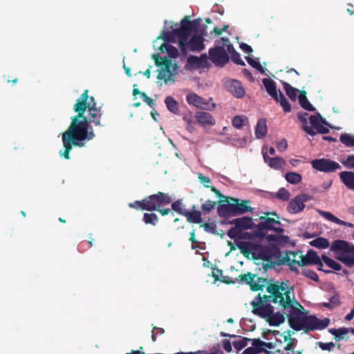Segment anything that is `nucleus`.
<instances>
[{"mask_svg":"<svg viewBox=\"0 0 354 354\" xmlns=\"http://www.w3.org/2000/svg\"><path fill=\"white\" fill-rule=\"evenodd\" d=\"M85 104L83 102H76L73 110L77 115L71 118V122L68 129L62 133L64 151L59 154L66 160H69L70 152L73 147H82L85 140H93L95 137L92 127L88 123L85 113Z\"/></svg>","mask_w":354,"mask_h":354,"instance_id":"f257e3e1","label":"nucleus"},{"mask_svg":"<svg viewBox=\"0 0 354 354\" xmlns=\"http://www.w3.org/2000/svg\"><path fill=\"white\" fill-rule=\"evenodd\" d=\"M293 289H266L261 297L259 295L252 302L254 313L267 318L270 326H278L285 322V317L280 313H273L270 303L279 304L288 312L291 299L294 298Z\"/></svg>","mask_w":354,"mask_h":354,"instance_id":"f03ea898","label":"nucleus"},{"mask_svg":"<svg viewBox=\"0 0 354 354\" xmlns=\"http://www.w3.org/2000/svg\"><path fill=\"white\" fill-rule=\"evenodd\" d=\"M330 250L335 252V258L348 267H354V245L343 240L333 241Z\"/></svg>","mask_w":354,"mask_h":354,"instance_id":"7ed1b4c3","label":"nucleus"},{"mask_svg":"<svg viewBox=\"0 0 354 354\" xmlns=\"http://www.w3.org/2000/svg\"><path fill=\"white\" fill-rule=\"evenodd\" d=\"M83 102L85 104V111L87 109L88 115L86 116L88 123H93L95 126H103L101 123V118L103 112L101 107H97V103L93 96H88V90L86 89L76 102Z\"/></svg>","mask_w":354,"mask_h":354,"instance_id":"20e7f679","label":"nucleus"},{"mask_svg":"<svg viewBox=\"0 0 354 354\" xmlns=\"http://www.w3.org/2000/svg\"><path fill=\"white\" fill-rule=\"evenodd\" d=\"M259 223L256 225V230L254 231L255 237L261 241L267 240V231H273L278 234L283 232L282 224L279 220L270 218L268 216H260Z\"/></svg>","mask_w":354,"mask_h":354,"instance_id":"39448f33","label":"nucleus"},{"mask_svg":"<svg viewBox=\"0 0 354 354\" xmlns=\"http://www.w3.org/2000/svg\"><path fill=\"white\" fill-rule=\"evenodd\" d=\"M304 310V307L298 301H295L294 298L291 299L288 314V322L290 326L295 330H303L306 316L303 312Z\"/></svg>","mask_w":354,"mask_h":354,"instance_id":"423d86ee","label":"nucleus"},{"mask_svg":"<svg viewBox=\"0 0 354 354\" xmlns=\"http://www.w3.org/2000/svg\"><path fill=\"white\" fill-rule=\"evenodd\" d=\"M147 211L159 210L160 207L169 205L172 202L171 197L167 193L158 192L157 194L145 197Z\"/></svg>","mask_w":354,"mask_h":354,"instance_id":"0eeeda50","label":"nucleus"},{"mask_svg":"<svg viewBox=\"0 0 354 354\" xmlns=\"http://www.w3.org/2000/svg\"><path fill=\"white\" fill-rule=\"evenodd\" d=\"M255 274L248 272L247 274L239 275V279L242 283L249 285L250 288H288L284 283L279 285L278 283H270L266 279L262 278H258L257 282H255Z\"/></svg>","mask_w":354,"mask_h":354,"instance_id":"6e6552de","label":"nucleus"},{"mask_svg":"<svg viewBox=\"0 0 354 354\" xmlns=\"http://www.w3.org/2000/svg\"><path fill=\"white\" fill-rule=\"evenodd\" d=\"M309 120L311 127L308 125L303 126V129L308 134L315 136L317 133L325 134L329 132L328 129L323 125L328 124L326 119L323 118L319 113L310 115Z\"/></svg>","mask_w":354,"mask_h":354,"instance_id":"1a4fd4ad","label":"nucleus"},{"mask_svg":"<svg viewBox=\"0 0 354 354\" xmlns=\"http://www.w3.org/2000/svg\"><path fill=\"white\" fill-rule=\"evenodd\" d=\"M155 63L158 66L161 67V70L158 72L157 78L158 80H163L165 83L171 80L172 74L171 73V68L172 66V61L167 57H160L158 55H153Z\"/></svg>","mask_w":354,"mask_h":354,"instance_id":"9d476101","label":"nucleus"},{"mask_svg":"<svg viewBox=\"0 0 354 354\" xmlns=\"http://www.w3.org/2000/svg\"><path fill=\"white\" fill-rule=\"evenodd\" d=\"M209 59L216 66L223 67L230 60L229 56L222 46H215L209 50Z\"/></svg>","mask_w":354,"mask_h":354,"instance_id":"9b49d317","label":"nucleus"},{"mask_svg":"<svg viewBox=\"0 0 354 354\" xmlns=\"http://www.w3.org/2000/svg\"><path fill=\"white\" fill-rule=\"evenodd\" d=\"M329 323L330 319L328 318L320 319L314 315H306L303 325V330L308 332L315 330H322L326 328Z\"/></svg>","mask_w":354,"mask_h":354,"instance_id":"f8f14e48","label":"nucleus"},{"mask_svg":"<svg viewBox=\"0 0 354 354\" xmlns=\"http://www.w3.org/2000/svg\"><path fill=\"white\" fill-rule=\"evenodd\" d=\"M312 196L307 194H301L292 198L287 206V211L292 214L302 212L305 207V203L311 200Z\"/></svg>","mask_w":354,"mask_h":354,"instance_id":"ddd939ff","label":"nucleus"},{"mask_svg":"<svg viewBox=\"0 0 354 354\" xmlns=\"http://www.w3.org/2000/svg\"><path fill=\"white\" fill-rule=\"evenodd\" d=\"M311 165L313 169L325 173L334 172L341 167L338 162L326 158L313 160Z\"/></svg>","mask_w":354,"mask_h":354,"instance_id":"4468645a","label":"nucleus"},{"mask_svg":"<svg viewBox=\"0 0 354 354\" xmlns=\"http://www.w3.org/2000/svg\"><path fill=\"white\" fill-rule=\"evenodd\" d=\"M302 255L301 251H288L281 259V263L288 266L292 271L298 272L297 268L300 267V256Z\"/></svg>","mask_w":354,"mask_h":354,"instance_id":"2eb2a0df","label":"nucleus"},{"mask_svg":"<svg viewBox=\"0 0 354 354\" xmlns=\"http://www.w3.org/2000/svg\"><path fill=\"white\" fill-rule=\"evenodd\" d=\"M207 35L205 30H202L201 34L194 33L186 44V54L188 50L201 52L205 48L203 36Z\"/></svg>","mask_w":354,"mask_h":354,"instance_id":"dca6fc26","label":"nucleus"},{"mask_svg":"<svg viewBox=\"0 0 354 354\" xmlns=\"http://www.w3.org/2000/svg\"><path fill=\"white\" fill-rule=\"evenodd\" d=\"M300 266L304 267L308 265H316L317 266H324L322 259L317 253L313 250H309L306 254L300 256Z\"/></svg>","mask_w":354,"mask_h":354,"instance_id":"f3484780","label":"nucleus"},{"mask_svg":"<svg viewBox=\"0 0 354 354\" xmlns=\"http://www.w3.org/2000/svg\"><path fill=\"white\" fill-rule=\"evenodd\" d=\"M176 39L178 40V46L183 55H186V44L192 32L189 30H185L184 27H180L175 29Z\"/></svg>","mask_w":354,"mask_h":354,"instance_id":"a211bd4d","label":"nucleus"},{"mask_svg":"<svg viewBox=\"0 0 354 354\" xmlns=\"http://www.w3.org/2000/svg\"><path fill=\"white\" fill-rule=\"evenodd\" d=\"M228 91L237 98H241L245 95V90L241 82L231 80L225 83Z\"/></svg>","mask_w":354,"mask_h":354,"instance_id":"6ab92c4d","label":"nucleus"},{"mask_svg":"<svg viewBox=\"0 0 354 354\" xmlns=\"http://www.w3.org/2000/svg\"><path fill=\"white\" fill-rule=\"evenodd\" d=\"M186 100L189 105L201 109H208L209 102L202 97L194 93H190L187 95Z\"/></svg>","mask_w":354,"mask_h":354,"instance_id":"aec40b11","label":"nucleus"},{"mask_svg":"<svg viewBox=\"0 0 354 354\" xmlns=\"http://www.w3.org/2000/svg\"><path fill=\"white\" fill-rule=\"evenodd\" d=\"M353 329L352 328L342 327L339 328H330L328 332L334 336V338L337 341H341L343 339H347L349 337V334L353 333Z\"/></svg>","mask_w":354,"mask_h":354,"instance_id":"412c9836","label":"nucleus"},{"mask_svg":"<svg viewBox=\"0 0 354 354\" xmlns=\"http://www.w3.org/2000/svg\"><path fill=\"white\" fill-rule=\"evenodd\" d=\"M234 202L230 203L226 201L225 203H220L217 212L221 217H229L235 216Z\"/></svg>","mask_w":354,"mask_h":354,"instance_id":"4be33fe9","label":"nucleus"},{"mask_svg":"<svg viewBox=\"0 0 354 354\" xmlns=\"http://www.w3.org/2000/svg\"><path fill=\"white\" fill-rule=\"evenodd\" d=\"M196 119L201 126H213L215 124V120L212 114L205 111H198L196 113Z\"/></svg>","mask_w":354,"mask_h":354,"instance_id":"5701e85b","label":"nucleus"},{"mask_svg":"<svg viewBox=\"0 0 354 354\" xmlns=\"http://www.w3.org/2000/svg\"><path fill=\"white\" fill-rule=\"evenodd\" d=\"M265 346L271 348L269 343H265L259 339H253L252 346L247 348L243 352V354H260L265 348Z\"/></svg>","mask_w":354,"mask_h":354,"instance_id":"b1692460","label":"nucleus"},{"mask_svg":"<svg viewBox=\"0 0 354 354\" xmlns=\"http://www.w3.org/2000/svg\"><path fill=\"white\" fill-rule=\"evenodd\" d=\"M230 223L236 225L241 231L252 229L254 225L252 218L248 216L235 218L231 221Z\"/></svg>","mask_w":354,"mask_h":354,"instance_id":"393cba45","label":"nucleus"},{"mask_svg":"<svg viewBox=\"0 0 354 354\" xmlns=\"http://www.w3.org/2000/svg\"><path fill=\"white\" fill-rule=\"evenodd\" d=\"M262 83L267 93L275 100H279V90H277L276 83L270 78H264Z\"/></svg>","mask_w":354,"mask_h":354,"instance_id":"a878e982","label":"nucleus"},{"mask_svg":"<svg viewBox=\"0 0 354 354\" xmlns=\"http://www.w3.org/2000/svg\"><path fill=\"white\" fill-rule=\"evenodd\" d=\"M231 200L234 202L235 216L252 211V208L248 205V201L244 200L239 203V200L237 198H232Z\"/></svg>","mask_w":354,"mask_h":354,"instance_id":"bb28decb","label":"nucleus"},{"mask_svg":"<svg viewBox=\"0 0 354 354\" xmlns=\"http://www.w3.org/2000/svg\"><path fill=\"white\" fill-rule=\"evenodd\" d=\"M263 158L268 165L274 169H281L286 163L284 159L281 157L270 158L264 153Z\"/></svg>","mask_w":354,"mask_h":354,"instance_id":"cd10ccee","label":"nucleus"},{"mask_svg":"<svg viewBox=\"0 0 354 354\" xmlns=\"http://www.w3.org/2000/svg\"><path fill=\"white\" fill-rule=\"evenodd\" d=\"M318 213L319 215H321L322 217L326 218L328 221H330L333 223H335L337 225H343V226H347V227H351L353 226V224L350 223H347L346 221H344L339 218L334 216L333 214L328 212H325L323 210H318Z\"/></svg>","mask_w":354,"mask_h":354,"instance_id":"c85d7f7f","label":"nucleus"},{"mask_svg":"<svg viewBox=\"0 0 354 354\" xmlns=\"http://www.w3.org/2000/svg\"><path fill=\"white\" fill-rule=\"evenodd\" d=\"M342 183L350 189L354 190V172L344 171L339 174Z\"/></svg>","mask_w":354,"mask_h":354,"instance_id":"c756f323","label":"nucleus"},{"mask_svg":"<svg viewBox=\"0 0 354 354\" xmlns=\"http://www.w3.org/2000/svg\"><path fill=\"white\" fill-rule=\"evenodd\" d=\"M201 19H194L193 21L189 20V17H185L180 22V27H184L185 30H189L192 32L196 30L197 27L199 26Z\"/></svg>","mask_w":354,"mask_h":354,"instance_id":"7c9ffc66","label":"nucleus"},{"mask_svg":"<svg viewBox=\"0 0 354 354\" xmlns=\"http://www.w3.org/2000/svg\"><path fill=\"white\" fill-rule=\"evenodd\" d=\"M268 128L266 119H260L255 127V136L257 138L261 139L266 136Z\"/></svg>","mask_w":354,"mask_h":354,"instance_id":"2f4dec72","label":"nucleus"},{"mask_svg":"<svg viewBox=\"0 0 354 354\" xmlns=\"http://www.w3.org/2000/svg\"><path fill=\"white\" fill-rule=\"evenodd\" d=\"M298 99L299 104L303 109L309 111H315V107L307 99L306 91H301L298 96Z\"/></svg>","mask_w":354,"mask_h":354,"instance_id":"473e14b6","label":"nucleus"},{"mask_svg":"<svg viewBox=\"0 0 354 354\" xmlns=\"http://www.w3.org/2000/svg\"><path fill=\"white\" fill-rule=\"evenodd\" d=\"M185 216L189 223H200L202 222L201 213L200 211H187L185 212Z\"/></svg>","mask_w":354,"mask_h":354,"instance_id":"72a5a7b5","label":"nucleus"},{"mask_svg":"<svg viewBox=\"0 0 354 354\" xmlns=\"http://www.w3.org/2000/svg\"><path fill=\"white\" fill-rule=\"evenodd\" d=\"M282 85H283V89L285 90L286 93L288 96V97L292 101H294V102L296 101L297 97V94L299 92V90L296 88L292 87L290 84H289L288 83H287L286 82H282Z\"/></svg>","mask_w":354,"mask_h":354,"instance_id":"f704fd0d","label":"nucleus"},{"mask_svg":"<svg viewBox=\"0 0 354 354\" xmlns=\"http://www.w3.org/2000/svg\"><path fill=\"white\" fill-rule=\"evenodd\" d=\"M165 103L167 106V109L174 113L177 114L178 112V102L171 96H167L165 100Z\"/></svg>","mask_w":354,"mask_h":354,"instance_id":"c9c22d12","label":"nucleus"},{"mask_svg":"<svg viewBox=\"0 0 354 354\" xmlns=\"http://www.w3.org/2000/svg\"><path fill=\"white\" fill-rule=\"evenodd\" d=\"M160 50L162 52H166L170 57L176 58L178 56V49L171 44L164 43L160 46Z\"/></svg>","mask_w":354,"mask_h":354,"instance_id":"e433bc0d","label":"nucleus"},{"mask_svg":"<svg viewBox=\"0 0 354 354\" xmlns=\"http://www.w3.org/2000/svg\"><path fill=\"white\" fill-rule=\"evenodd\" d=\"M329 241L324 237H318L310 242V245L319 249H326L329 246Z\"/></svg>","mask_w":354,"mask_h":354,"instance_id":"4c0bfd02","label":"nucleus"},{"mask_svg":"<svg viewBox=\"0 0 354 354\" xmlns=\"http://www.w3.org/2000/svg\"><path fill=\"white\" fill-rule=\"evenodd\" d=\"M239 249L241 253L245 256L248 257L252 253V250L254 248V245L250 242H240L237 244Z\"/></svg>","mask_w":354,"mask_h":354,"instance_id":"58836bf2","label":"nucleus"},{"mask_svg":"<svg viewBox=\"0 0 354 354\" xmlns=\"http://www.w3.org/2000/svg\"><path fill=\"white\" fill-rule=\"evenodd\" d=\"M267 241L268 242H274L277 244H285L289 241V237L285 235L281 234H270L268 235Z\"/></svg>","mask_w":354,"mask_h":354,"instance_id":"ea45409f","label":"nucleus"},{"mask_svg":"<svg viewBox=\"0 0 354 354\" xmlns=\"http://www.w3.org/2000/svg\"><path fill=\"white\" fill-rule=\"evenodd\" d=\"M322 260L324 262V263L331 269L334 270L339 271L341 270L342 266L341 265L336 262L335 260L330 259L326 254H323L322 256Z\"/></svg>","mask_w":354,"mask_h":354,"instance_id":"a19ab883","label":"nucleus"},{"mask_svg":"<svg viewBox=\"0 0 354 354\" xmlns=\"http://www.w3.org/2000/svg\"><path fill=\"white\" fill-rule=\"evenodd\" d=\"M279 100L277 101V102L280 103V105L283 108V110L285 113H288L291 111V105L286 98L285 95L283 94V93L279 90Z\"/></svg>","mask_w":354,"mask_h":354,"instance_id":"79ce46f5","label":"nucleus"},{"mask_svg":"<svg viewBox=\"0 0 354 354\" xmlns=\"http://www.w3.org/2000/svg\"><path fill=\"white\" fill-rule=\"evenodd\" d=\"M150 212L151 213H145L143 214L142 221L147 225L150 224L156 225L158 221V217L155 213H153L152 212Z\"/></svg>","mask_w":354,"mask_h":354,"instance_id":"37998d69","label":"nucleus"},{"mask_svg":"<svg viewBox=\"0 0 354 354\" xmlns=\"http://www.w3.org/2000/svg\"><path fill=\"white\" fill-rule=\"evenodd\" d=\"M286 180L293 185L298 184L301 181L302 177L301 176L295 172H288L286 174Z\"/></svg>","mask_w":354,"mask_h":354,"instance_id":"c03bdc74","label":"nucleus"},{"mask_svg":"<svg viewBox=\"0 0 354 354\" xmlns=\"http://www.w3.org/2000/svg\"><path fill=\"white\" fill-rule=\"evenodd\" d=\"M340 298L337 295H335L330 297L328 302H324L322 306L330 309H333L340 304Z\"/></svg>","mask_w":354,"mask_h":354,"instance_id":"a18cd8bd","label":"nucleus"},{"mask_svg":"<svg viewBox=\"0 0 354 354\" xmlns=\"http://www.w3.org/2000/svg\"><path fill=\"white\" fill-rule=\"evenodd\" d=\"M340 142L346 147H354V136L348 133H343L340 136Z\"/></svg>","mask_w":354,"mask_h":354,"instance_id":"49530a36","label":"nucleus"},{"mask_svg":"<svg viewBox=\"0 0 354 354\" xmlns=\"http://www.w3.org/2000/svg\"><path fill=\"white\" fill-rule=\"evenodd\" d=\"M129 207L135 209H140L142 211H147V203L145 198L141 201H135L129 204Z\"/></svg>","mask_w":354,"mask_h":354,"instance_id":"de8ad7c7","label":"nucleus"},{"mask_svg":"<svg viewBox=\"0 0 354 354\" xmlns=\"http://www.w3.org/2000/svg\"><path fill=\"white\" fill-rule=\"evenodd\" d=\"M183 120L186 122V129L192 132L195 129V121L190 115H185L183 117Z\"/></svg>","mask_w":354,"mask_h":354,"instance_id":"09e8293b","label":"nucleus"},{"mask_svg":"<svg viewBox=\"0 0 354 354\" xmlns=\"http://www.w3.org/2000/svg\"><path fill=\"white\" fill-rule=\"evenodd\" d=\"M171 209L179 214L185 215L186 209H183V202L181 199L177 200L171 203Z\"/></svg>","mask_w":354,"mask_h":354,"instance_id":"8fccbe9b","label":"nucleus"},{"mask_svg":"<svg viewBox=\"0 0 354 354\" xmlns=\"http://www.w3.org/2000/svg\"><path fill=\"white\" fill-rule=\"evenodd\" d=\"M275 196L283 201H288L290 199V194L287 189L282 187L279 189Z\"/></svg>","mask_w":354,"mask_h":354,"instance_id":"3c124183","label":"nucleus"},{"mask_svg":"<svg viewBox=\"0 0 354 354\" xmlns=\"http://www.w3.org/2000/svg\"><path fill=\"white\" fill-rule=\"evenodd\" d=\"M218 202L207 200L202 205V210L204 213H209L214 209Z\"/></svg>","mask_w":354,"mask_h":354,"instance_id":"603ef678","label":"nucleus"},{"mask_svg":"<svg viewBox=\"0 0 354 354\" xmlns=\"http://www.w3.org/2000/svg\"><path fill=\"white\" fill-rule=\"evenodd\" d=\"M302 272H303V274L305 277H306L315 281H317L319 280L318 275L317 274V273L315 271H313L310 269H308V268H303Z\"/></svg>","mask_w":354,"mask_h":354,"instance_id":"864d4df0","label":"nucleus"},{"mask_svg":"<svg viewBox=\"0 0 354 354\" xmlns=\"http://www.w3.org/2000/svg\"><path fill=\"white\" fill-rule=\"evenodd\" d=\"M162 38L165 42H175L176 39L175 29L171 32H164Z\"/></svg>","mask_w":354,"mask_h":354,"instance_id":"5fc2aeb1","label":"nucleus"},{"mask_svg":"<svg viewBox=\"0 0 354 354\" xmlns=\"http://www.w3.org/2000/svg\"><path fill=\"white\" fill-rule=\"evenodd\" d=\"M221 40L223 42L222 47H226L227 52L231 55L233 53L236 52L233 45L231 44L230 39L227 37H221Z\"/></svg>","mask_w":354,"mask_h":354,"instance_id":"6e6d98bb","label":"nucleus"},{"mask_svg":"<svg viewBox=\"0 0 354 354\" xmlns=\"http://www.w3.org/2000/svg\"><path fill=\"white\" fill-rule=\"evenodd\" d=\"M245 59H246L248 63L251 66H252L253 68L257 69L261 73H263V67H262V66L261 65V64L259 62L253 59L250 57H246Z\"/></svg>","mask_w":354,"mask_h":354,"instance_id":"4d7b16f0","label":"nucleus"},{"mask_svg":"<svg viewBox=\"0 0 354 354\" xmlns=\"http://www.w3.org/2000/svg\"><path fill=\"white\" fill-rule=\"evenodd\" d=\"M244 120L241 116L236 115L232 120L234 127L240 129L243 125Z\"/></svg>","mask_w":354,"mask_h":354,"instance_id":"13d9d810","label":"nucleus"},{"mask_svg":"<svg viewBox=\"0 0 354 354\" xmlns=\"http://www.w3.org/2000/svg\"><path fill=\"white\" fill-rule=\"evenodd\" d=\"M342 163L349 169H354V155L348 156L346 160H343Z\"/></svg>","mask_w":354,"mask_h":354,"instance_id":"bf43d9fd","label":"nucleus"},{"mask_svg":"<svg viewBox=\"0 0 354 354\" xmlns=\"http://www.w3.org/2000/svg\"><path fill=\"white\" fill-rule=\"evenodd\" d=\"M241 232V231L235 225L234 227H231L228 230L227 235L230 239H234L236 237L239 236Z\"/></svg>","mask_w":354,"mask_h":354,"instance_id":"052dcab7","label":"nucleus"},{"mask_svg":"<svg viewBox=\"0 0 354 354\" xmlns=\"http://www.w3.org/2000/svg\"><path fill=\"white\" fill-rule=\"evenodd\" d=\"M231 59L238 65L245 66V62L241 59L240 54L236 51L231 54Z\"/></svg>","mask_w":354,"mask_h":354,"instance_id":"680f3d73","label":"nucleus"},{"mask_svg":"<svg viewBox=\"0 0 354 354\" xmlns=\"http://www.w3.org/2000/svg\"><path fill=\"white\" fill-rule=\"evenodd\" d=\"M248 341H249V339H242L234 342L233 344H234V348L236 350L240 351V350L243 349L245 346H247Z\"/></svg>","mask_w":354,"mask_h":354,"instance_id":"e2e57ef3","label":"nucleus"},{"mask_svg":"<svg viewBox=\"0 0 354 354\" xmlns=\"http://www.w3.org/2000/svg\"><path fill=\"white\" fill-rule=\"evenodd\" d=\"M317 344H318L319 348L323 351H331L335 347V344L333 342H327V343L318 342Z\"/></svg>","mask_w":354,"mask_h":354,"instance_id":"0e129e2a","label":"nucleus"},{"mask_svg":"<svg viewBox=\"0 0 354 354\" xmlns=\"http://www.w3.org/2000/svg\"><path fill=\"white\" fill-rule=\"evenodd\" d=\"M141 97L143 101L147 103L150 107H153L155 105L154 100L149 97L145 93H141Z\"/></svg>","mask_w":354,"mask_h":354,"instance_id":"69168bd1","label":"nucleus"},{"mask_svg":"<svg viewBox=\"0 0 354 354\" xmlns=\"http://www.w3.org/2000/svg\"><path fill=\"white\" fill-rule=\"evenodd\" d=\"M277 147L281 151H285L288 147L287 140L286 139H282L281 141L277 142Z\"/></svg>","mask_w":354,"mask_h":354,"instance_id":"338daca9","label":"nucleus"},{"mask_svg":"<svg viewBox=\"0 0 354 354\" xmlns=\"http://www.w3.org/2000/svg\"><path fill=\"white\" fill-rule=\"evenodd\" d=\"M240 48L245 53L250 54L253 51L252 47L245 43H241Z\"/></svg>","mask_w":354,"mask_h":354,"instance_id":"774afa93","label":"nucleus"}]
</instances>
